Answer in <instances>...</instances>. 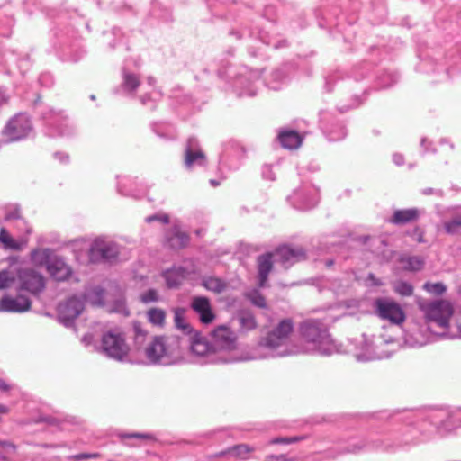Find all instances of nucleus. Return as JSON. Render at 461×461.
Instances as JSON below:
<instances>
[{"instance_id":"24","label":"nucleus","mask_w":461,"mask_h":461,"mask_svg":"<svg viewBox=\"0 0 461 461\" xmlns=\"http://www.w3.org/2000/svg\"><path fill=\"white\" fill-rule=\"evenodd\" d=\"M51 249H35L32 252V259L37 265H46L48 266V262L51 261Z\"/></svg>"},{"instance_id":"53","label":"nucleus","mask_w":461,"mask_h":461,"mask_svg":"<svg viewBox=\"0 0 461 461\" xmlns=\"http://www.w3.org/2000/svg\"><path fill=\"white\" fill-rule=\"evenodd\" d=\"M210 183H211V184H212V185H213V186L218 185V182H217V181H215V180H211V181H210Z\"/></svg>"},{"instance_id":"46","label":"nucleus","mask_w":461,"mask_h":461,"mask_svg":"<svg viewBox=\"0 0 461 461\" xmlns=\"http://www.w3.org/2000/svg\"><path fill=\"white\" fill-rule=\"evenodd\" d=\"M134 330L136 332V339L137 340L144 338L145 332L138 325L134 326Z\"/></svg>"},{"instance_id":"15","label":"nucleus","mask_w":461,"mask_h":461,"mask_svg":"<svg viewBox=\"0 0 461 461\" xmlns=\"http://www.w3.org/2000/svg\"><path fill=\"white\" fill-rule=\"evenodd\" d=\"M192 310L198 314L199 320L203 324H210L215 320L210 300L205 296H195L190 304Z\"/></svg>"},{"instance_id":"40","label":"nucleus","mask_w":461,"mask_h":461,"mask_svg":"<svg viewBox=\"0 0 461 461\" xmlns=\"http://www.w3.org/2000/svg\"><path fill=\"white\" fill-rule=\"evenodd\" d=\"M154 221H159L163 223H167L169 218L167 214H154L146 218L147 222H152Z\"/></svg>"},{"instance_id":"61","label":"nucleus","mask_w":461,"mask_h":461,"mask_svg":"<svg viewBox=\"0 0 461 461\" xmlns=\"http://www.w3.org/2000/svg\"><path fill=\"white\" fill-rule=\"evenodd\" d=\"M86 339H87V337H86H86H84L83 340H84V341H86Z\"/></svg>"},{"instance_id":"39","label":"nucleus","mask_w":461,"mask_h":461,"mask_svg":"<svg viewBox=\"0 0 461 461\" xmlns=\"http://www.w3.org/2000/svg\"><path fill=\"white\" fill-rule=\"evenodd\" d=\"M277 140L284 149L288 148V129H282L277 136Z\"/></svg>"},{"instance_id":"2","label":"nucleus","mask_w":461,"mask_h":461,"mask_svg":"<svg viewBox=\"0 0 461 461\" xmlns=\"http://www.w3.org/2000/svg\"><path fill=\"white\" fill-rule=\"evenodd\" d=\"M145 355L151 364L173 365L181 358L180 341L176 338L156 337L146 347Z\"/></svg>"},{"instance_id":"27","label":"nucleus","mask_w":461,"mask_h":461,"mask_svg":"<svg viewBox=\"0 0 461 461\" xmlns=\"http://www.w3.org/2000/svg\"><path fill=\"white\" fill-rule=\"evenodd\" d=\"M405 263L404 267L411 271L420 270L424 266V260L420 257H408L402 259Z\"/></svg>"},{"instance_id":"38","label":"nucleus","mask_w":461,"mask_h":461,"mask_svg":"<svg viewBox=\"0 0 461 461\" xmlns=\"http://www.w3.org/2000/svg\"><path fill=\"white\" fill-rule=\"evenodd\" d=\"M303 136L295 131H290V149H296L301 147Z\"/></svg>"},{"instance_id":"34","label":"nucleus","mask_w":461,"mask_h":461,"mask_svg":"<svg viewBox=\"0 0 461 461\" xmlns=\"http://www.w3.org/2000/svg\"><path fill=\"white\" fill-rule=\"evenodd\" d=\"M445 230L449 234L456 233L461 228V215L455 217L450 221H447L444 224Z\"/></svg>"},{"instance_id":"51","label":"nucleus","mask_w":461,"mask_h":461,"mask_svg":"<svg viewBox=\"0 0 461 461\" xmlns=\"http://www.w3.org/2000/svg\"><path fill=\"white\" fill-rule=\"evenodd\" d=\"M129 437L130 438H150V436L149 434H140V433L131 434Z\"/></svg>"},{"instance_id":"47","label":"nucleus","mask_w":461,"mask_h":461,"mask_svg":"<svg viewBox=\"0 0 461 461\" xmlns=\"http://www.w3.org/2000/svg\"><path fill=\"white\" fill-rule=\"evenodd\" d=\"M367 278H368L370 281H372L373 285H377V286H378V285H382V282H381L379 279H377V278L375 276V275H374V274H372V273H370V274L368 275V277H367Z\"/></svg>"},{"instance_id":"44","label":"nucleus","mask_w":461,"mask_h":461,"mask_svg":"<svg viewBox=\"0 0 461 461\" xmlns=\"http://www.w3.org/2000/svg\"><path fill=\"white\" fill-rule=\"evenodd\" d=\"M262 174H263V176L267 179H269V180L275 179L270 167H265Z\"/></svg>"},{"instance_id":"32","label":"nucleus","mask_w":461,"mask_h":461,"mask_svg":"<svg viewBox=\"0 0 461 461\" xmlns=\"http://www.w3.org/2000/svg\"><path fill=\"white\" fill-rule=\"evenodd\" d=\"M394 291L402 296H410L413 294V287L411 284L401 281L394 285Z\"/></svg>"},{"instance_id":"52","label":"nucleus","mask_w":461,"mask_h":461,"mask_svg":"<svg viewBox=\"0 0 461 461\" xmlns=\"http://www.w3.org/2000/svg\"><path fill=\"white\" fill-rule=\"evenodd\" d=\"M148 82H149V85H153L155 83V79L153 77H149L148 78Z\"/></svg>"},{"instance_id":"36","label":"nucleus","mask_w":461,"mask_h":461,"mask_svg":"<svg viewBox=\"0 0 461 461\" xmlns=\"http://www.w3.org/2000/svg\"><path fill=\"white\" fill-rule=\"evenodd\" d=\"M306 258L305 250L303 248H290V263L299 262Z\"/></svg>"},{"instance_id":"55","label":"nucleus","mask_w":461,"mask_h":461,"mask_svg":"<svg viewBox=\"0 0 461 461\" xmlns=\"http://www.w3.org/2000/svg\"><path fill=\"white\" fill-rule=\"evenodd\" d=\"M280 441H286V439H285V438H283V439H276V440H274L273 442H274V443H277V442H280Z\"/></svg>"},{"instance_id":"14","label":"nucleus","mask_w":461,"mask_h":461,"mask_svg":"<svg viewBox=\"0 0 461 461\" xmlns=\"http://www.w3.org/2000/svg\"><path fill=\"white\" fill-rule=\"evenodd\" d=\"M31 305V300L25 295L18 294L16 297L6 295L0 300V312H24L30 310Z\"/></svg>"},{"instance_id":"13","label":"nucleus","mask_w":461,"mask_h":461,"mask_svg":"<svg viewBox=\"0 0 461 461\" xmlns=\"http://www.w3.org/2000/svg\"><path fill=\"white\" fill-rule=\"evenodd\" d=\"M206 164V157L199 146L198 140L191 137L188 139L185 150V166L192 168L194 165L204 166Z\"/></svg>"},{"instance_id":"9","label":"nucleus","mask_w":461,"mask_h":461,"mask_svg":"<svg viewBox=\"0 0 461 461\" xmlns=\"http://www.w3.org/2000/svg\"><path fill=\"white\" fill-rule=\"evenodd\" d=\"M377 315L393 324H401L405 321V314L401 306L394 301L379 298L375 302Z\"/></svg>"},{"instance_id":"28","label":"nucleus","mask_w":461,"mask_h":461,"mask_svg":"<svg viewBox=\"0 0 461 461\" xmlns=\"http://www.w3.org/2000/svg\"><path fill=\"white\" fill-rule=\"evenodd\" d=\"M240 327L244 330H250L256 328V320L254 316L249 312L242 313L239 317Z\"/></svg>"},{"instance_id":"12","label":"nucleus","mask_w":461,"mask_h":461,"mask_svg":"<svg viewBox=\"0 0 461 461\" xmlns=\"http://www.w3.org/2000/svg\"><path fill=\"white\" fill-rule=\"evenodd\" d=\"M189 344L191 351L199 357H207V361L211 363H219L212 361V358L215 357L212 351V339L202 336L200 333L194 331L189 338Z\"/></svg>"},{"instance_id":"8","label":"nucleus","mask_w":461,"mask_h":461,"mask_svg":"<svg viewBox=\"0 0 461 461\" xmlns=\"http://www.w3.org/2000/svg\"><path fill=\"white\" fill-rule=\"evenodd\" d=\"M31 130L32 124L28 116L18 114L8 122L2 134L6 139V142H11L25 138Z\"/></svg>"},{"instance_id":"30","label":"nucleus","mask_w":461,"mask_h":461,"mask_svg":"<svg viewBox=\"0 0 461 461\" xmlns=\"http://www.w3.org/2000/svg\"><path fill=\"white\" fill-rule=\"evenodd\" d=\"M140 86V79L131 73H125L123 76V86L125 89L134 91Z\"/></svg>"},{"instance_id":"11","label":"nucleus","mask_w":461,"mask_h":461,"mask_svg":"<svg viewBox=\"0 0 461 461\" xmlns=\"http://www.w3.org/2000/svg\"><path fill=\"white\" fill-rule=\"evenodd\" d=\"M84 310V302L77 297H71L64 303H59L58 317L59 321L67 327L72 325Z\"/></svg>"},{"instance_id":"16","label":"nucleus","mask_w":461,"mask_h":461,"mask_svg":"<svg viewBox=\"0 0 461 461\" xmlns=\"http://www.w3.org/2000/svg\"><path fill=\"white\" fill-rule=\"evenodd\" d=\"M47 271L57 281H64L71 275L70 267L59 258L48 262Z\"/></svg>"},{"instance_id":"21","label":"nucleus","mask_w":461,"mask_h":461,"mask_svg":"<svg viewBox=\"0 0 461 461\" xmlns=\"http://www.w3.org/2000/svg\"><path fill=\"white\" fill-rule=\"evenodd\" d=\"M185 310L184 308H176L174 310V321L176 327L184 334L191 336L194 330L185 320Z\"/></svg>"},{"instance_id":"49","label":"nucleus","mask_w":461,"mask_h":461,"mask_svg":"<svg viewBox=\"0 0 461 461\" xmlns=\"http://www.w3.org/2000/svg\"><path fill=\"white\" fill-rule=\"evenodd\" d=\"M55 157L58 158L61 162H66L68 159V155L61 153V152H57L55 154Z\"/></svg>"},{"instance_id":"37","label":"nucleus","mask_w":461,"mask_h":461,"mask_svg":"<svg viewBox=\"0 0 461 461\" xmlns=\"http://www.w3.org/2000/svg\"><path fill=\"white\" fill-rule=\"evenodd\" d=\"M159 300V295L155 289H149L148 291L144 292L140 295V301L145 303H149L153 302H158Z\"/></svg>"},{"instance_id":"23","label":"nucleus","mask_w":461,"mask_h":461,"mask_svg":"<svg viewBox=\"0 0 461 461\" xmlns=\"http://www.w3.org/2000/svg\"><path fill=\"white\" fill-rule=\"evenodd\" d=\"M104 290L101 287H94L86 292L84 299L92 305H102L104 303Z\"/></svg>"},{"instance_id":"20","label":"nucleus","mask_w":461,"mask_h":461,"mask_svg":"<svg viewBox=\"0 0 461 461\" xmlns=\"http://www.w3.org/2000/svg\"><path fill=\"white\" fill-rule=\"evenodd\" d=\"M163 276L166 280L168 288H176L180 285L185 277V270L179 267H173L163 273Z\"/></svg>"},{"instance_id":"41","label":"nucleus","mask_w":461,"mask_h":461,"mask_svg":"<svg viewBox=\"0 0 461 461\" xmlns=\"http://www.w3.org/2000/svg\"><path fill=\"white\" fill-rule=\"evenodd\" d=\"M97 457H99L98 453H92V454L82 453V454L70 456L68 458L74 459V460H82V459L97 458Z\"/></svg>"},{"instance_id":"10","label":"nucleus","mask_w":461,"mask_h":461,"mask_svg":"<svg viewBox=\"0 0 461 461\" xmlns=\"http://www.w3.org/2000/svg\"><path fill=\"white\" fill-rule=\"evenodd\" d=\"M20 288L32 294H38L45 287L44 277L31 268H23L18 272Z\"/></svg>"},{"instance_id":"7","label":"nucleus","mask_w":461,"mask_h":461,"mask_svg":"<svg viewBox=\"0 0 461 461\" xmlns=\"http://www.w3.org/2000/svg\"><path fill=\"white\" fill-rule=\"evenodd\" d=\"M120 253L118 245L103 238L95 239L89 249V258L92 262L115 259Z\"/></svg>"},{"instance_id":"18","label":"nucleus","mask_w":461,"mask_h":461,"mask_svg":"<svg viewBox=\"0 0 461 461\" xmlns=\"http://www.w3.org/2000/svg\"><path fill=\"white\" fill-rule=\"evenodd\" d=\"M167 244L174 249L185 248L189 242V237L179 228L174 227L166 235Z\"/></svg>"},{"instance_id":"59","label":"nucleus","mask_w":461,"mask_h":461,"mask_svg":"<svg viewBox=\"0 0 461 461\" xmlns=\"http://www.w3.org/2000/svg\"><path fill=\"white\" fill-rule=\"evenodd\" d=\"M196 234H197L198 236H200V235H201V230H196Z\"/></svg>"},{"instance_id":"26","label":"nucleus","mask_w":461,"mask_h":461,"mask_svg":"<svg viewBox=\"0 0 461 461\" xmlns=\"http://www.w3.org/2000/svg\"><path fill=\"white\" fill-rule=\"evenodd\" d=\"M253 449L246 444L235 445L229 447L223 454H229L235 457L245 459Z\"/></svg>"},{"instance_id":"31","label":"nucleus","mask_w":461,"mask_h":461,"mask_svg":"<svg viewBox=\"0 0 461 461\" xmlns=\"http://www.w3.org/2000/svg\"><path fill=\"white\" fill-rule=\"evenodd\" d=\"M249 300L256 306L264 308L266 306V301L264 296L256 289L247 294Z\"/></svg>"},{"instance_id":"4","label":"nucleus","mask_w":461,"mask_h":461,"mask_svg":"<svg viewBox=\"0 0 461 461\" xmlns=\"http://www.w3.org/2000/svg\"><path fill=\"white\" fill-rule=\"evenodd\" d=\"M129 351L130 347L120 329L114 328L104 332L101 339V352L103 354L117 361H124Z\"/></svg>"},{"instance_id":"3","label":"nucleus","mask_w":461,"mask_h":461,"mask_svg":"<svg viewBox=\"0 0 461 461\" xmlns=\"http://www.w3.org/2000/svg\"><path fill=\"white\" fill-rule=\"evenodd\" d=\"M301 333L307 342L314 344L312 348L322 355H330L336 350L328 330L319 321L304 322Z\"/></svg>"},{"instance_id":"25","label":"nucleus","mask_w":461,"mask_h":461,"mask_svg":"<svg viewBox=\"0 0 461 461\" xmlns=\"http://www.w3.org/2000/svg\"><path fill=\"white\" fill-rule=\"evenodd\" d=\"M147 318L153 325L161 327L165 323L166 312L160 308H151L147 312Z\"/></svg>"},{"instance_id":"43","label":"nucleus","mask_w":461,"mask_h":461,"mask_svg":"<svg viewBox=\"0 0 461 461\" xmlns=\"http://www.w3.org/2000/svg\"><path fill=\"white\" fill-rule=\"evenodd\" d=\"M0 447L6 449L7 452H14L16 450V446L7 440H0Z\"/></svg>"},{"instance_id":"62","label":"nucleus","mask_w":461,"mask_h":461,"mask_svg":"<svg viewBox=\"0 0 461 461\" xmlns=\"http://www.w3.org/2000/svg\"><path fill=\"white\" fill-rule=\"evenodd\" d=\"M458 293L461 294V286L458 289Z\"/></svg>"},{"instance_id":"58","label":"nucleus","mask_w":461,"mask_h":461,"mask_svg":"<svg viewBox=\"0 0 461 461\" xmlns=\"http://www.w3.org/2000/svg\"><path fill=\"white\" fill-rule=\"evenodd\" d=\"M458 330H459V331L461 333V321L458 323Z\"/></svg>"},{"instance_id":"54","label":"nucleus","mask_w":461,"mask_h":461,"mask_svg":"<svg viewBox=\"0 0 461 461\" xmlns=\"http://www.w3.org/2000/svg\"><path fill=\"white\" fill-rule=\"evenodd\" d=\"M298 441V438H290L289 439V442L292 443V442H296Z\"/></svg>"},{"instance_id":"56","label":"nucleus","mask_w":461,"mask_h":461,"mask_svg":"<svg viewBox=\"0 0 461 461\" xmlns=\"http://www.w3.org/2000/svg\"><path fill=\"white\" fill-rule=\"evenodd\" d=\"M47 422H50V423H52V421L54 420L53 419H46L45 420Z\"/></svg>"},{"instance_id":"60","label":"nucleus","mask_w":461,"mask_h":461,"mask_svg":"<svg viewBox=\"0 0 461 461\" xmlns=\"http://www.w3.org/2000/svg\"><path fill=\"white\" fill-rule=\"evenodd\" d=\"M95 96L94 95H91V99L95 100Z\"/></svg>"},{"instance_id":"33","label":"nucleus","mask_w":461,"mask_h":461,"mask_svg":"<svg viewBox=\"0 0 461 461\" xmlns=\"http://www.w3.org/2000/svg\"><path fill=\"white\" fill-rule=\"evenodd\" d=\"M423 288L427 292L435 294L437 295H440V294H444L447 290L445 285H443L442 283L432 284V283L427 282L424 284Z\"/></svg>"},{"instance_id":"6","label":"nucleus","mask_w":461,"mask_h":461,"mask_svg":"<svg viewBox=\"0 0 461 461\" xmlns=\"http://www.w3.org/2000/svg\"><path fill=\"white\" fill-rule=\"evenodd\" d=\"M288 335V321L283 320L266 338L264 347L272 351L271 357L285 356L288 348L283 345Z\"/></svg>"},{"instance_id":"29","label":"nucleus","mask_w":461,"mask_h":461,"mask_svg":"<svg viewBox=\"0 0 461 461\" xmlns=\"http://www.w3.org/2000/svg\"><path fill=\"white\" fill-rule=\"evenodd\" d=\"M0 242L4 244L5 249L14 250H20L22 249L5 229H0Z\"/></svg>"},{"instance_id":"50","label":"nucleus","mask_w":461,"mask_h":461,"mask_svg":"<svg viewBox=\"0 0 461 461\" xmlns=\"http://www.w3.org/2000/svg\"><path fill=\"white\" fill-rule=\"evenodd\" d=\"M11 385L6 384L5 381L0 380V391H8L11 389Z\"/></svg>"},{"instance_id":"57","label":"nucleus","mask_w":461,"mask_h":461,"mask_svg":"<svg viewBox=\"0 0 461 461\" xmlns=\"http://www.w3.org/2000/svg\"><path fill=\"white\" fill-rule=\"evenodd\" d=\"M332 264H333V262H332V261H328V262H327V266H329V267H330Z\"/></svg>"},{"instance_id":"48","label":"nucleus","mask_w":461,"mask_h":461,"mask_svg":"<svg viewBox=\"0 0 461 461\" xmlns=\"http://www.w3.org/2000/svg\"><path fill=\"white\" fill-rule=\"evenodd\" d=\"M268 461H288L285 456L280 455V456H270Z\"/></svg>"},{"instance_id":"1","label":"nucleus","mask_w":461,"mask_h":461,"mask_svg":"<svg viewBox=\"0 0 461 461\" xmlns=\"http://www.w3.org/2000/svg\"><path fill=\"white\" fill-rule=\"evenodd\" d=\"M212 343V351L215 357L212 361L219 363H233L252 359L253 357H243L240 355V343L234 330L226 325H220L210 333Z\"/></svg>"},{"instance_id":"45","label":"nucleus","mask_w":461,"mask_h":461,"mask_svg":"<svg viewBox=\"0 0 461 461\" xmlns=\"http://www.w3.org/2000/svg\"><path fill=\"white\" fill-rule=\"evenodd\" d=\"M6 220L18 219L20 218V212L18 209H15L14 212H9L6 216Z\"/></svg>"},{"instance_id":"42","label":"nucleus","mask_w":461,"mask_h":461,"mask_svg":"<svg viewBox=\"0 0 461 461\" xmlns=\"http://www.w3.org/2000/svg\"><path fill=\"white\" fill-rule=\"evenodd\" d=\"M410 235L415 237L416 240L419 243H424L425 242V240L423 238L424 232L419 227L414 228L412 232L410 233Z\"/></svg>"},{"instance_id":"5","label":"nucleus","mask_w":461,"mask_h":461,"mask_svg":"<svg viewBox=\"0 0 461 461\" xmlns=\"http://www.w3.org/2000/svg\"><path fill=\"white\" fill-rule=\"evenodd\" d=\"M427 322H434L438 327L447 330L454 314V307L447 300H437L427 304H420Z\"/></svg>"},{"instance_id":"19","label":"nucleus","mask_w":461,"mask_h":461,"mask_svg":"<svg viewBox=\"0 0 461 461\" xmlns=\"http://www.w3.org/2000/svg\"><path fill=\"white\" fill-rule=\"evenodd\" d=\"M272 256L273 255L271 253H267L259 256L258 258V285L260 287L265 286V284L268 277V274L272 269Z\"/></svg>"},{"instance_id":"22","label":"nucleus","mask_w":461,"mask_h":461,"mask_svg":"<svg viewBox=\"0 0 461 461\" xmlns=\"http://www.w3.org/2000/svg\"><path fill=\"white\" fill-rule=\"evenodd\" d=\"M202 285L208 291L221 294L222 293L226 287V283L221 278L215 276H204L202 279Z\"/></svg>"},{"instance_id":"17","label":"nucleus","mask_w":461,"mask_h":461,"mask_svg":"<svg viewBox=\"0 0 461 461\" xmlns=\"http://www.w3.org/2000/svg\"><path fill=\"white\" fill-rule=\"evenodd\" d=\"M420 217V211L416 208L396 210L389 221L395 225H403L416 221Z\"/></svg>"},{"instance_id":"35","label":"nucleus","mask_w":461,"mask_h":461,"mask_svg":"<svg viewBox=\"0 0 461 461\" xmlns=\"http://www.w3.org/2000/svg\"><path fill=\"white\" fill-rule=\"evenodd\" d=\"M14 276L8 270L0 271V289H5L9 287L11 284L14 282Z\"/></svg>"}]
</instances>
